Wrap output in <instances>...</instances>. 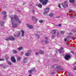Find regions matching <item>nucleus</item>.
I'll return each instance as SVG.
<instances>
[{
  "label": "nucleus",
  "mask_w": 76,
  "mask_h": 76,
  "mask_svg": "<svg viewBox=\"0 0 76 76\" xmlns=\"http://www.w3.org/2000/svg\"><path fill=\"white\" fill-rule=\"evenodd\" d=\"M15 38L12 36L10 37L9 38H7L6 39V41H9V40H11V41H14L15 39Z\"/></svg>",
  "instance_id": "20e7f679"
},
{
  "label": "nucleus",
  "mask_w": 76,
  "mask_h": 76,
  "mask_svg": "<svg viewBox=\"0 0 76 76\" xmlns=\"http://www.w3.org/2000/svg\"><path fill=\"white\" fill-rule=\"evenodd\" d=\"M57 31L56 29H54L51 32V34L53 35V36H55L56 35V31Z\"/></svg>",
  "instance_id": "0eeeda50"
},
{
  "label": "nucleus",
  "mask_w": 76,
  "mask_h": 76,
  "mask_svg": "<svg viewBox=\"0 0 76 76\" xmlns=\"http://www.w3.org/2000/svg\"><path fill=\"white\" fill-rule=\"evenodd\" d=\"M12 53L14 54H16V53H17V51L16 50H12Z\"/></svg>",
  "instance_id": "5701e85b"
},
{
  "label": "nucleus",
  "mask_w": 76,
  "mask_h": 76,
  "mask_svg": "<svg viewBox=\"0 0 76 76\" xmlns=\"http://www.w3.org/2000/svg\"><path fill=\"white\" fill-rule=\"evenodd\" d=\"M6 12L5 11H3L1 12L2 15H6Z\"/></svg>",
  "instance_id": "4be33fe9"
},
{
  "label": "nucleus",
  "mask_w": 76,
  "mask_h": 76,
  "mask_svg": "<svg viewBox=\"0 0 76 76\" xmlns=\"http://www.w3.org/2000/svg\"><path fill=\"white\" fill-rule=\"evenodd\" d=\"M61 34L62 35H63L64 33H65V31H60Z\"/></svg>",
  "instance_id": "aec40b11"
},
{
  "label": "nucleus",
  "mask_w": 76,
  "mask_h": 76,
  "mask_svg": "<svg viewBox=\"0 0 76 76\" xmlns=\"http://www.w3.org/2000/svg\"><path fill=\"white\" fill-rule=\"evenodd\" d=\"M45 42L46 43V44H48L49 41L48 40H45Z\"/></svg>",
  "instance_id": "72a5a7b5"
},
{
  "label": "nucleus",
  "mask_w": 76,
  "mask_h": 76,
  "mask_svg": "<svg viewBox=\"0 0 76 76\" xmlns=\"http://www.w3.org/2000/svg\"><path fill=\"white\" fill-rule=\"evenodd\" d=\"M18 12H20V11H19V10H18Z\"/></svg>",
  "instance_id": "bf43d9fd"
},
{
  "label": "nucleus",
  "mask_w": 76,
  "mask_h": 76,
  "mask_svg": "<svg viewBox=\"0 0 76 76\" xmlns=\"http://www.w3.org/2000/svg\"><path fill=\"white\" fill-rule=\"evenodd\" d=\"M73 70H76V67H75L74 68H73Z\"/></svg>",
  "instance_id": "58836bf2"
},
{
  "label": "nucleus",
  "mask_w": 76,
  "mask_h": 76,
  "mask_svg": "<svg viewBox=\"0 0 76 76\" xmlns=\"http://www.w3.org/2000/svg\"><path fill=\"white\" fill-rule=\"evenodd\" d=\"M4 61V59H0V61Z\"/></svg>",
  "instance_id": "c9c22d12"
},
{
  "label": "nucleus",
  "mask_w": 76,
  "mask_h": 76,
  "mask_svg": "<svg viewBox=\"0 0 76 76\" xmlns=\"http://www.w3.org/2000/svg\"><path fill=\"white\" fill-rule=\"evenodd\" d=\"M50 10V8L49 7L47 8L45 10V11L43 13L45 15H46V14H47L49 12V10Z\"/></svg>",
  "instance_id": "7ed1b4c3"
},
{
  "label": "nucleus",
  "mask_w": 76,
  "mask_h": 76,
  "mask_svg": "<svg viewBox=\"0 0 76 76\" xmlns=\"http://www.w3.org/2000/svg\"><path fill=\"white\" fill-rule=\"evenodd\" d=\"M27 26L28 28H29V29H32L33 28V27L32 26L28 24H27Z\"/></svg>",
  "instance_id": "9b49d317"
},
{
  "label": "nucleus",
  "mask_w": 76,
  "mask_h": 76,
  "mask_svg": "<svg viewBox=\"0 0 76 76\" xmlns=\"http://www.w3.org/2000/svg\"><path fill=\"white\" fill-rule=\"evenodd\" d=\"M37 6H38L40 8H41V7H42V4H39L37 5Z\"/></svg>",
  "instance_id": "a211bd4d"
},
{
  "label": "nucleus",
  "mask_w": 76,
  "mask_h": 76,
  "mask_svg": "<svg viewBox=\"0 0 76 76\" xmlns=\"http://www.w3.org/2000/svg\"><path fill=\"white\" fill-rule=\"evenodd\" d=\"M58 7H59V8H61V6H60V4H58Z\"/></svg>",
  "instance_id": "473e14b6"
},
{
  "label": "nucleus",
  "mask_w": 76,
  "mask_h": 76,
  "mask_svg": "<svg viewBox=\"0 0 76 76\" xmlns=\"http://www.w3.org/2000/svg\"><path fill=\"white\" fill-rule=\"evenodd\" d=\"M17 35H14V36L16 38H18L19 37H20V32L18 31L17 32Z\"/></svg>",
  "instance_id": "423d86ee"
},
{
  "label": "nucleus",
  "mask_w": 76,
  "mask_h": 76,
  "mask_svg": "<svg viewBox=\"0 0 76 76\" xmlns=\"http://www.w3.org/2000/svg\"><path fill=\"white\" fill-rule=\"evenodd\" d=\"M58 51L60 53H61L63 52V51H62V50H61V49H59L58 50Z\"/></svg>",
  "instance_id": "7c9ffc66"
},
{
  "label": "nucleus",
  "mask_w": 76,
  "mask_h": 76,
  "mask_svg": "<svg viewBox=\"0 0 76 76\" xmlns=\"http://www.w3.org/2000/svg\"><path fill=\"white\" fill-rule=\"evenodd\" d=\"M21 32L22 33V37H23L24 36V34H25V32H24V31H23V30H21Z\"/></svg>",
  "instance_id": "ddd939ff"
},
{
  "label": "nucleus",
  "mask_w": 76,
  "mask_h": 76,
  "mask_svg": "<svg viewBox=\"0 0 76 76\" xmlns=\"http://www.w3.org/2000/svg\"><path fill=\"white\" fill-rule=\"evenodd\" d=\"M11 20L12 21L13 20H14L15 21H18V23H21V21L19 20V18H18L16 15H14V16H11Z\"/></svg>",
  "instance_id": "f257e3e1"
},
{
  "label": "nucleus",
  "mask_w": 76,
  "mask_h": 76,
  "mask_svg": "<svg viewBox=\"0 0 76 76\" xmlns=\"http://www.w3.org/2000/svg\"><path fill=\"white\" fill-rule=\"evenodd\" d=\"M28 76H32V74H30Z\"/></svg>",
  "instance_id": "6e6d98bb"
},
{
  "label": "nucleus",
  "mask_w": 76,
  "mask_h": 76,
  "mask_svg": "<svg viewBox=\"0 0 76 76\" xmlns=\"http://www.w3.org/2000/svg\"><path fill=\"white\" fill-rule=\"evenodd\" d=\"M61 67V66H57L56 68V69H59V68H60Z\"/></svg>",
  "instance_id": "c756f323"
},
{
  "label": "nucleus",
  "mask_w": 76,
  "mask_h": 76,
  "mask_svg": "<svg viewBox=\"0 0 76 76\" xmlns=\"http://www.w3.org/2000/svg\"><path fill=\"white\" fill-rule=\"evenodd\" d=\"M72 18H75V17L74 16H72Z\"/></svg>",
  "instance_id": "052dcab7"
},
{
  "label": "nucleus",
  "mask_w": 76,
  "mask_h": 76,
  "mask_svg": "<svg viewBox=\"0 0 76 76\" xmlns=\"http://www.w3.org/2000/svg\"><path fill=\"white\" fill-rule=\"evenodd\" d=\"M70 38H71V39H73V38H74V37H73V36L71 37Z\"/></svg>",
  "instance_id": "37998d69"
},
{
  "label": "nucleus",
  "mask_w": 76,
  "mask_h": 76,
  "mask_svg": "<svg viewBox=\"0 0 76 76\" xmlns=\"http://www.w3.org/2000/svg\"><path fill=\"white\" fill-rule=\"evenodd\" d=\"M4 19H6V16H4Z\"/></svg>",
  "instance_id": "09e8293b"
},
{
  "label": "nucleus",
  "mask_w": 76,
  "mask_h": 76,
  "mask_svg": "<svg viewBox=\"0 0 76 76\" xmlns=\"http://www.w3.org/2000/svg\"><path fill=\"white\" fill-rule=\"evenodd\" d=\"M12 23V26L13 28H15V27H16V26H18L17 24H13V23Z\"/></svg>",
  "instance_id": "2eb2a0df"
},
{
  "label": "nucleus",
  "mask_w": 76,
  "mask_h": 76,
  "mask_svg": "<svg viewBox=\"0 0 76 76\" xmlns=\"http://www.w3.org/2000/svg\"><path fill=\"white\" fill-rule=\"evenodd\" d=\"M45 39L46 40H48V38L47 37H45Z\"/></svg>",
  "instance_id": "4c0bfd02"
},
{
  "label": "nucleus",
  "mask_w": 76,
  "mask_h": 76,
  "mask_svg": "<svg viewBox=\"0 0 76 76\" xmlns=\"http://www.w3.org/2000/svg\"><path fill=\"white\" fill-rule=\"evenodd\" d=\"M73 14H71V15H73Z\"/></svg>",
  "instance_id": "680f3d73"
},
{
  "label": "nucleus",
  "mask_w": 76,
  "mask_h": 76,
  "mask_svg": "<svg viewBox=\"0 0 76 76\" xmlns=\"http://www.w3.org/2000/svg\"><path fill=\"white\" fill-rule=\"evenodd\" d=\"M75 2V1L74 0H69V2L70 3H74V2Z\"/></svg>",
  "instance_id": "412c9836"
},
{
  "label": "nucleus",
  "mask_w": 76,
  "mask_h": 76,
  "mask_svg": "<svg viewBox=\"0 0 76 76\" xmlns=\"http://www.w3.org/2000/svg\"><path fill=\"white\" fill-rule=\"evenodd\" d=\"M68 74L69 76H70V75L69 74V73H68Z\"/></svg>",
  "instance_id": "13d9d810"
},
{
  "label": "nucleus",
  "mask_w": 76,
  "mask_h": 76,
  "mask_svg": "<svg viewBox=\"0 0 76 76\" xmlns=\"http://www.w3.org/2000/svg\"><path fill=\"white\" fill-rule=\"evenodd\" d=\"M64 4V3H62V6H63Z\"/></svg>",
  "instance_id": "4d7b16f0"
},
{
  "label": "nucleus",
  "mask_w": 76,
  "mask_h": 76,
  "mask_svg": "<svg viewBox=\"0 0 76 76\" xmlns=\"http://www.w3.org/2000/svg\"><path fill=\"white\" fill-rule=\"evenodd\" d=\"M64 3L66 4V3H67V2L66 1H64Z\"/></svg>",
  "instance_id": "49530a36"
},
{
  "label": "nucleus",
  "mask_w": 76,
  "mask_h": 76,
  "mask_svg": "<svg viewBox=\"0 0 76 76\" xmlns=\"http://www.w3.org/2000/svg\"><path fill=\"white\" fill-rule=\"evenodd\" d=\"M54 72H53V73H51V75H53V74H54Z\"/></svg>",
  "instance_id": "603ef678"
},
{
  "label": "nucleus",
  "mask_w": 76,
  "mask_h": 76,
  "mask_svg": "<svg viewBox=\"0 0 76 76\" xmlns=\"http://www.w3.org/2000/svg\"><path fill=\"white\" fill-rule=\"evenodd\" d=\"M67 46H69V44L67 43Z\"/></svg>",
  "instance_id": "3c124183"
},
{
  "label": "nucleus",
  "mask_w": 76,
  "mask_h": 76,
  "mask_svg": "<svg viewBox=\"0 0 76 76\" xmlns=\"http://www.w3.org/2000/svg\"><path fill=\"white\" fill-rule=\"evenodd\" d=\"M35 68H33L31 69L30 70L28 71L29 74H31V73H32V72H34V71H35Z\"/></svg>",
  "instance_id": "9d476101"
},
{
  "label": "nucleus",
  "mask_w": 76,
  "mask_h": 76,
  "mask_svg": "<svg viewBox=\"0 0 76 76\" xmlns=\"http://www.w3.org/2000/svg\"><path fill=\"white\" fill-rule=\"evenodd\" d=\"M5 59L6 60H8V59H9V58L7 56V55H6L5 56Z\"/></svg>",
  "instance_id": "a878e982"
},
{
  "label": "nucleus",
  "mask_w": 76,
  "mask_h": 76,
  "mask_svg": "<svg viewBox=\"0 0 76 76\" xmlns=\"http://www.w3.org/2000/svg\"><path fill=\"white\" fill-rule=\"evenodd\" d=\"M20 53L21 54H24V53L23 52H21Z\"/></svg>",
  "instance_id": "79ce46f5"
},
{
  "label": "nucleus",
  "mask_w": 76,
  "mask_h": 76,
  "mask_svg": "<svg viewBox=\"0 0 76 76\" xmlns=\"http://www.w3.org/2000/svg\"><path fill=\"white\" fill-rule=\"evenodd\" d=\"M60 50H63V47L61 48Z\"/></svg>",
  "instance_id": "a18cd8bd"
},
{
  "label": "nucleus",
  "mask_w": 76,
  "mask_h": 76,
  "mask_svg": "<svg viewBox=\"0 0 76 76\" xmlns=\"http://www.w3.org/2000/svg\"><path fill=\"white\" fill-rule=\"evenodd\" d=\"M64 41H65V42H66V41H67V42H68V41H67V39L66 38H65Z\"/></svg>",
  "instance_id": "c85d7f7f"
},
{
  "label": "nucleus",
  "mask_w": 76,
  "mask_h": 76,
  "mask_svg": "<svg viewBox=\"0 0 76 76\" xmlns=\"http://www.w3.org/2000/svg\"><path fill=\"white\" fill-rule=\"evenodd\" d=\"M58 26H61V24H60L59 25H58Z\"/></svg>",
  "instance_id": "8fccbe9b"
},
{
  "label": "nucleus",
  "mask_w": 76,
  "mask_h": 76,
  "mask_svg": "<svg viewBox=\"0 0 76 76\" xmlns=\"http://www.w3.org/2000/svg\"><path fill=\"white\" fill-rule=\"evenodd\" d=\"M59 35V32H58L57 33V36L58 37Z\"/></svg>",
  "instance_id": "e433bc0d"
},
{
  "label": "nucleus",
  "mask_w": 76,
  "mask_h": 76,
  "mask_svg": "<svg viewBox=\"0 0 76 76\" xmlns=\"http://www.w3.org/2000/svg\"><path fill=\"white\" fill-rule=\"evenodd\" d=\"M11 60L13 63H16V59H15V56H13L11 57Z\"/></svg>",
  "instance_id": "6e6552de"
},
{
  "label": "nucleus",
  "mask_w": 76,
  "mask_h": 76,
  "mask_svg": "<svg viewBox=\"0 0 76 76\" xmlns=\"http://www.w3.org/2000/svg\"><path fill=\"white\" fill-rule=\"evenodd\" d=\"M69 12H73V10H69Z\"/></svg>",
  "instance_id": "ea45409f"
},
{
  "label": "nucleus",
  "mask_w": 76,
  "mask_h": 76,
  "mask_svg": "<svg viewBox=\"0 0 76 76\" xmlns=\"http://www.w3.org/2000/svg\"><path fill=\"white\" fill-rule=\"evenodd\" d=\"M0 25L1 26H3V25H4V21H1L0 23Z\"/></svg>",
  "instance_id": "f3484780"
},
{
  "label": "nucleus",
  "mask_w": 76,
  "mask_h": 76,
  "mask_svg": "<svg viewBox=\"0 0 76 76\" xmlns=\"http://www.w3.org/2000/svg\"><path fill=\"white\" fill-rule=\"evenodd\" d=\"M40 2L42 3L43 5H46L48 2V0H39Z\"/></svg>",
  "instance_id": "f03ea898"
},
{
  "label": "nucleus",
  "mask_w": 76,
  "mask_h": 76,
  "mask_svg": "<svg viewBox=\"0 0 76 76\" xmlns=\"http://www.w3.org/2000/svg\"><path fill=\"white\" fill-rule=\"evenodd\" d=\"M36 37L37 38V39H39V36L37 34H36Z\"/></svg>",
  "instance_id": "393cba45"
},
{
  "label": "nucleus",
  "mask_w": 76,
  "mask_h": 76,
  "mask_svg": "<svg viewBox=\"0 0 76 76\" xmlns=\"http://www.w3.org/2000/svg\"><path fill=\"white\" fill-rule=\"evenodd\" d=\"M59 70H60V69H59L57 70V72H58V71H59Z\"/></svg>",
  "instance_id": "5fc2aeb1"
},
{
  "label": "nucleus",
  "mask_w": 76,
  "mask_h": 76,
  "mask_svg": "<svg viewBox=\"0 0 76 76\" xmlns=\"http://www.w3.org/2000/svg\"><path fill=\"white\" fill-rule=\"evenodd\" d=\"M28 58H26L24 59L23 62L25 63H26V62L28 61Z\"/></svg>",
  "instance_id": "f8f14e48"
},
{
  "label": "nucleus",
  "mask_w": 76,
  "mask_h": 76,
  "mask_svg": "<svg viewBox=\"0 0 76 76\" xmlns=\"http://www.w3.org/2000/svg\"><path fill=\"white\" fill-rule=\"evenodd\" d=\"M36 55H38L39 54V53L38 52H36L35 53Z\"/></svg>",
  "instance_id": "f704fd0d"
},
{
  "label": "nucleus",
  "mask_w": 76,
  "mask_h": 76,
  "mask_svg": "<svg viewBox=\"0 0 76 76\" xmlns=\"http://www.w3.org/2000/svg\"><path fill=\"white\" fill-rule=\"evenodd\" d=\"M7 63L8 64H10H10H12V63L8 61H7Z\"/></svg>",
  "instance_id": "2f4dec72"
},
{
  "label": "nucleus",
  "mask_w": 76,
  "mask_h": 76,
  "mask_svg": "<svg viewBox=\"0 0 76 76\" xmlns=\"http://www.w3.org/2000/svg\"><path fill=\"white\" fill-rule=\"evenodd\" d=\"M59 70H63V68L60 69Z\"/></svg>",
  "instance_id": "a19ab883"
},
{
  "label": "nucleus",
  "mask_w": 76,
  "mask_h": 76,
  "mask_svg": "<svg viewBox=\"0 0 76 76\" xmlns=\"http://www.w3.org/2000/svg\"><path fill=\"white\" fill-rule=\"evenodd\" d=\"M54 65H53V66H52V68H54Z\"/></svg>",
  "instance_id": "864d4df0"
},
{
  "label": "nucleus",
  "mask_w": 76,
  "mask_h": 76,
  "mask_svg": "<svg viewBox=\"0 0 76 76\" xmlns=\"http://www.w3.org/2000/svg\"><path fill=\"white\" fill-rule=\"evenodd\" d=\"M28 52L26 53L25 54V56H29V55L31 54V53L32 52V51H31V50H29L28 51Z\"/></svg>",
  "instance_id": "39448f33"
},
{
  "label": "nucleus",
  "mask_w": 76,
  "mask_h": 76,
  "mask_svg": "<svg viewBox=\"0 0 76 76\" xmlns=\"http://www.w3.org/2000/svg\"><path fill=\"white\" fill-rule=\"evenodd\" d=\"M39 53H40V54H44V52L43 51L40 50L39 52Z\"/></svg>",
  "instance_id": "bb28decb"
},
{
  "label": "nucleus",
  "mask_w": 76,
  "mask_h": 76,
  "mask_svg": "<svg viewBox=\"0 0 76 76\" xmlns=\"http://www.w3.org/2000/svg\"><path fill=\"white\" fill-rule=\"evenodd\" d=\"M73 31V32H74V33L75 32H76V31L75 30H74Z\"/></svg>",
  "instance_id": "c03bdc74"
},
{
  "label": "nucleus",
  "mask_w": 76,
  "mask_h": 76,
  "mask_svg": "<svg viewBox=\"0 0 76 76\" xmlns=\"http://www.w3.org/2000/svg\"><path fill=\"white\" fill-rule=\"evenodd\" d=\"M21 58H22V57H20V56L18 57H17V60L18 61H20V60H21Z\"/></svg>",
  "instance_id": "dca6fc26"
},
{
  "label": "nucleus",
  "mask_w": 76,
  "mask_h": 76,
  "mask_svg": "<svg viewBox=\"0 0 76 76\" xmlns=\"http://www.w3.org/2000/svg\"><path fill=\"white\" fill-rule=\"evenodd\" d=\"M53 14L52 13H50L49 15V16H50V17H52L53 16Z\"/></svg>",
  "instance_id": "b1692460"
},
{
  "label": "nucleus",
  "mask_w": 76,
  "mask_h": 76,
  "mask_svg": "<svg viewBox=\"0 0 76 76\" xmlns=\"http://www.w3.org/2000/svg\"><path fill=\"white\" fill-rule=\"evenodd\" d=\"M17 49L18 51H20V50H22V47H20L17 48Z\"/></svg>",
  "instance_id": "6ab92c4d"
},
{
  "label": "nucleus",
  "mask_w": 76,
  "mask_h": 76,
  "mask_svg": "<svg viewBox=\"0 0 76 76\" xmlns=\"http://www.w3.org/2000/svg\"><path fill=\"white\" fill-rule=\"evenodd\" d=\"M70 57V56L68 54L65 55V58L66 60H68Z\"/></svg>",
  "instance_id": "1a4fd4ad"
},
{
  "label": "nucleus",
  "mask_w": 76,
  "mask_h": 76,
  "mask_svg": "<svg viewBox=\"0 0 76 76\" xmlns=\"http://www.w3.org/2000/svg\"><path fill=\"white\" fill-rule=\"evenodd\" d=\"M66 7H68V4H66L65 5Z\"/></svg>",
  "instance_id": "de8ad7c7"
},
{
  "label": "nucleus",
  "mask_w": 76,
  "mask_h": 76,
  "mask_svg": "<svg viewBox=\"0 0 76 76\" xmlns=\"http://www.w3.org/2000/svg\"><path fill=\"white\" fill-rule=\"evenodd\" d=\"M32 19L34 20V19L35 21H37L38 20V19H37V18H35V17L34 16H32Z\"/></svg>",
  "instance_id": "4468645a"
},
{
  "label": "nucleus",
  "mask_w": 76,
  "mask_h": 76,
  "mask_svg": "<svg viewBox=\"0 0 76 76\" xmlns=\"http://www.w3.org/2000/svg\"><path fill=\"white\" fill-rule=\"evenodd\" d=\"M39 23H43V20H40L39 21Z\"/></svg>",
  "instance_id": "cd10ccee"
}]
</instances>
